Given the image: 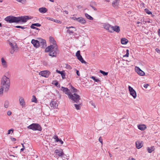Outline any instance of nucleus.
Here are the masks:
<instances>
[{"mask_svg": "<svg viewBox=\"0 0 160 160\" xmlns=\"http://www.w3.org/2000/svg\"><path fill=\"white\" fill-rule=\"evenodd\" d=\"M31 26H36V27H40L41 26V25L39 23H36L32 24Z\"/></svg>", "mask_w": 160, "mask_h": 160, "instance_id": "nucleus-36", "label": "nucleus"}, {"mask_svg": "<svg viewBox=\"0 0 160 160\" xmlns=\"http://www.w3.org/2000/svg\"><path fill=\"white\" fill-rule=\"evenodd\" d=\"M22 147L23 148H25L24 146V145L22 143Z\"/></svg>", "mask_w": 160, "mask_h": 160, "instance_id": "nucleus-62", "label": "nucleus"}, {"mask_svg": "<svg viewBox=\"0 0 160 160\" xmlns=\"http://www.w3.org/2000/svg\"><path fill=\"white\" fill-rule=\"evenodd\" d=\"M66 28L68 29L67 32L70 34H73L74 32L76 31L75 28L73 26L66 27Z\"/></svg>", "mask_w": 160, "mask_h": 160, "instance_id": "nucleus-8", "label": "nucleus"}, {"mask_svg": "<svg viewBox=\"0 0 160 160\" xmlns=\"http://www.w3.org/2000/svg\"><path fill=\"white\" fill-rule=\"evenodd\" d=\"M99 141L101 143V144L102 145L103 144V142H102V139L101 137H100L99 139Z\"/></svg>", "mask_w": 160, "mask_h": 160, "instance_id": "nucleus-44", "label": "nucleus"}, {"mask_svg": "<svg viewBox=\"0 0 160 160\" xmlns=\"http://www.w3.org/2000/svg\"><path fill=\"white\" fill-rule=\"evenodd\" d=\"M39 46H41L42 47L46 44V41L45 40L42 39H40L39 40Z\"/></svg>", "mask_w": 160, "mask_h": 160, "instance_id": "nucleus-17", "label": "nucleus"}, {"mask_svg": "<svg viewBox=\"0 0 160 160\" xmlns=\"http://www.w3.org/2000/svg\"><path fill=\"white\" fill-rule=\"evenodd\" d=\"M51 72L49 71L44 70L41 71L40 72V75L42 76L45 78H48Z\"/></svg>", "mask_w": 160, "mask_h": 160, "instance_id": "nucleus-7", "label": "nucleus"}, {"mask_svg": "<svg viewBox=\"0 0 160 160\" xmlns=\"http://www.w3.org/2000/svg\"><path fill=\"white\" fill-rule=\"evenodd\" d=\"M31 101L32 102H34L35 103L37 102V100L35 96L33 95L32 96V99Z\"/></svg>", "mask_w": 160, "mask_h": 160, "instance_id": "nucleus-33", "label": "nucleus"}, {"mask_svg": "<svg viewBox=\"0 0 160 160\" xmlns=\"http://www.w3.org/2000/svg\"><path fill=\"white\" fill-rule=\"evenodd\" d=\"M156 51L158 52V53H160V50L158 48H156Z\"/></svg>", "mask_w": 160, "mask_h": 160, "instance_id": "nucleus-54", "label": "nucleus"}, {"mask_svg": "<svg viewBox=\"0 0 160 160\" xmlns=\"http://www.w3.org/2000/svg\"><path fill=\"white\" fill-rule=\"evenodd\" d=\"M76 74H77V75L78 76H80V74L79 71L77 70V71H76Z\"/></svg>", "mask_w": 160, "mask_h": 160, "instance_id": "nucleus-53", "label": "nucleus"}, {"mask_svg": "<svg viewBox=\"0 0 160 160\" xmlns=\"http://www.w3.org/2000/svg\"><path fill=\"white\" fill-rule=\"evenodd\" d=\"M147 150L149 153H151L154 150V149L153 147H151L150 148L148 147L147 148Z\"/></svg>", "mask_w": 160, "mask_h": 160, "instance_id": "nucleus-30", "label": "nucleus"}, {"mask_svg": "<svg viewBox=\"0 0 160 160\" xmlns=\"http://www.w3.org/2000/svg\"><path fill=\"white\" fill-rule=\"evenodd\" d=\"M9 44L11 47V48L9 49V51L11 54H13L15 52H17L18 51V47L17 46L16 43H13L9 42Z\"/></svg>", "mask_w": 160, "mask_h": 160, "instance_id": "nucleus-6", "label": "nucleus"}, {"mask_svg": "<svg viewBox=\"0 0 160 160\" xmlns=\"http://www.w3.org/2000/svg\"><path fill=\"white\" fill-rule=\"evenodd\" d=\"M56 72L61 74L62 79H64L66 78L65 77V73L64 71H60L58 70H56Z\"/></svg>", "mask_w": 160, "mask_h": 160, "instance_id": "nucleus-21", "label": "nucleus"}, {"mask_svg": "<svg viewBox=\"0 0 160 160\" xmlns=\"http://www.w3.org/2000/svg\"><path fill=\"white\" fill-rule=\"evenodd\" d=\"M135 70L136 72L140 75L141 76H144L145 75V72L142 70L139 67H136Z\"/></svg>", "mask_w": 160, "mask_h": 160, "instance_id": "nucleus-11", "label": "nucleus"}, {"mask_svg": "<svg viewBox=\"0 0 160 160\" xmlns=\"http://www.w3.org/2000/svg\"><path fill=\"white\" fill-rule=\"evenodd\" d=\"M18 2L21 3L22 4H25L26 2V0H16Z\"/></svg>", "mask_w": 160, "mask_h": 160, "instance_id": "nucleus-31", "label": "nucleus"}, {"mask_svg": "<svg viewBox=\"0 0 160 160\" xmlns=\"http://www.w3.org/2000/svg\"><path fill=\"white\" fill-rule=\"evenodd\" d=\"M49 41L51 44L48 46L45 50V52H49V55L52 57H56L58 53H59V50L56 41L54 38L49 37Z\"/></svg>", "mask_w": 160, "mask_h": 160, "instance_id": "nucleus-1", "label": "nucleus"}, {"mask_svg": "<svg viewBox=\"0 0 160 160\" xmlns=\"http://www.w3.org/2000/svg\"><path fill=\"white\" fill-rule=\"evenodd\" d=\"M91 78L96 82H99L100 81L99 79H96V78L94 76H92Z\"/></svg>", "mask_w": 160, "mask_h": 160, "instance_id": "nucleus-35", "label": "nucleus"}, {"mask_svg": "<svg viewBox=\"0 0 160 160\" xmlns=\"http://www.w3.org/2000/svg\"><path fill=\"white\" fill-rule=\"evenodd\" d=\"M28 129H32L33 131H41L42 130L41 126L38 123H32L27 127Z\"/></svg>", "mask_w": 160, "mask_h": 160, "instance_id": "nucleus-5", "label": "nucleus"}, {"mask_svg": "<svg viewBox=\"0 0 160 160\" xmlns=\"http://www.w3.org/2000/svg\"><path fill=\"white\" fill-rule=\"evenodd\" d=\"M31 19L28 16H24L15 17L12 16H9L5 18V20L9 23H19L22 22L25 23L28 20Z\"/></svg>", "mask_w": 160, "mask_h": 160, "instance_id": "nucleus-3", "label": "nucleus"}, {"mask_svg": "<svg viewBox=\"0 0 160 160\" xmlns=\"http://www.w3.org/2000/svg\"><path fill=\"white\" fill-rule=\"evenodd\" d=\"M158 35L160 37V29H159L158 30Z\"/></svg>", "mask_w": 160, "mask_h": 160, "instance_id": "nucleus-57", "label": "nucleus"}, {"mask_svg": "<svg viewBox=\"0 0 160 160\" xmlns=\"http://www.w3.org/2000/svg\"><path fill=\"white\" fill-rule=\"evenodd\" d=\"M47 18L48 20H50V21H53V20H54L53 18H49V17H48Z\"/></svg>", "mask_w": 160, "mask_h": 160, "instance_id": "nucleus-50", "label": "nucleus"}, {"mask_svg": "<svg viewBox=\"0 0 160 160\" xmlns=\"http://www.w3.org/2000/svg\"><path fill=\"white\" fill-rule=\"evenodd\" d=\"M56 82L54 83V84L55 85L57 86V87H58V88H60V85H58V82L57 81H56Z\"/></svg>", "mask_w": 160, "mask_h": 160, "instance_id": "nucleus-47", "label": "nucleus"}, {"mask_svg": "<svg viewBox=\"0 0 160 160\" xmlns=\"http://www.w3.org/2000/svg\"><path fill=\"white\" fill-rule=\"evenodd\" d=\"M59 142H60L61 143V144H63V142L62 141L61 139L59 141Z\"/></svg>", "mask_w": 160, "mask_h": 160, "instance_id": "nucleus-56", "label": "nucleus"}, {"mask_svg": "<svg viewBox=\"0 0 160 160\" xmlns=\"http://www.w3.org/2000/svg\"><path fill=\"white\" fill-rule=\"evenodd\" d=\"M148 86V84H144V87L145 88H147Z\"/></svg>", "mask_w": 160, "mask_h": 160, "instance_id": "nucleus-55", "label": "nucleus"}, {"mask_svg": "<svg viewBox=\"0 0 160 160\" xmlns=\"http://www.w3.org/2000/svg\"><path fill=\"white\" fill-rule=\"evenodd\" d=\"M10 84V80L9 78L5 75L3 76L1 80L0 86V95H2L3 91L7 92L9 89Z\"/></svg>", "mask_w": 160, "mask_h": 160, "instance_id": "nucleus-2", "label": "nucleus"}, {"mask_svg": "<svg viewBox=\"0 0 160 160\" xmlns=\"http://www.w3.org/2000/svg\"><path fill=\"white\" fill-rule=\"evenodd\" d=\"M1 62L3 67L4 68H6L7 67V62L3 58H1Z\"/></svg>", "mask_w": 160, "mask_h": 160, "instance_id": "nucleus-24", "label": "nucleus"}, {"mask_svg": "<svg viewBox=\"0 0 160 160\" xmlns=\"http://www.w3.org/2000/svg\"><path fill=\"white\" fill-rule=\"evenodd\" d=\"M91 104L94 107V108H95V106L94 103L93 102H92L91 103Z\"/></svg>", "mask_w": 160, "mask_h": 160, "instance_id": "nucleus-60", "label": "nucleus"}, {"mask_svg": "<svg viewBox=\"0 0 160 160\" xmlns=\"http://www.w3.org/2000/svg\"><path fill=\"white\" fill-rule=\"evenodd\" d=\"M54 138L56 140V142H59V139L58 138V136L57 135L54 136Z\"/></svg>", "mask_w": 160, "mask_h": 160, "instance_id": "nucleus-39", "label": "nucleus"}, {"mask_svg": "<svg viewBox=\"0 0 160 160\" xmlns=\"http://www.w3.org/2000/svg\"><path fill=\"white\" fill-rule=\"evenodd\" d=\"M71 90H72V89H73V88H74V87H73V86H72V85H71Z\"/></svg>", "mask_w": 160, "mask_h": 160, "instance_id": "nucleus-61", "label": "nucleus"}, {"mask_svg": "<svg viewBox=\"0 0 160 160\" xmlns=\"http://www.w3.org/2000/svg\"><path fill=\"white\" fill-rule=\"evenodd\" d=\"M111 25L108 23H105L103 25V27L106 30H108L109 32H111Z\"/></svg>", "mask_w": 160, "mask_h": 160, "instance_id": "nucleus-14", "label": "nucleus"}, {"mask_svg": "<svg viewBox=\"0 0 160 160\" xmlns=\"http://www.w3.org/2000/svg\"><path fill=\"white\" fill-rule=\"evenodd\" d=\"M128 160H136L134 158H130Z\"/></svg>", "mask_w": 160, "mask_h": 160, "instance_id": "nucleus-58", "label": "nucleus"}, {"mask_svg": "<svg viewBox=\"0 0 160 160\" xmlns=\"http://www.w3.org/2000/svg\"><path fill=\"white\" fill-rule=\"evenodd\" d=\"M50 106L53 108H56L58 106V104L56 101H52L50 104Z\"/></svg>", "mask_w": 160, "mask_h": 160, "instance_id": "nucleus-16", "label": "nucleus"}, {"mask_svg": "<svg viewBox=\"0 0 160 160\" xmlns=\"http://www.w3.org/2000/svg\"><path fill=\"white\" fill-rule=\"evenodd\" d=\"M12 114V112L10 111H9L7 112V114L8 116Z\"/></svg>", "mask_w": 160, "mask_h": 160, "instance_id": "nucleus-49", "label": "nucleus"}, {"mask_svg": "<svg viewBox=\"0 0 160 160\" xmlns=\"http://www.w3.org/2000/svg\"><path fill=\"white\" fill-rule=\"evenodd\" d=\"M25 148H22L21 149V151H23L24 149Z\"/></svg>", "mask_w": 160, "mask_h": 160, "instance_id": "nucleus-59", "label": "nucleus"}, {"mask_svg": "<svg viewBox=\"0 0 160 160\" xmlns=\"http://www.w3.org/2000/svg\"><path fill=\"white\" fill-rule=\"evenodd\" d=\"M53 21L58 23H61L62 22L58 20L54 19Z\"/></svg>", "mask_w": 160, "mask_h": 160, "instance_id": "nucleus-43", "label": "nucleus"}, {"mask_svg": "<svg viewBox=\"0 0 160 160\" xmlns=\"http://www.w3.org/2000/svg\"><path fill=\"white\" fill-rule=\"evenodd\" d=\"M71 91L73 92H76L78 91L77 89L75 88L74 87V88H73L72 90H71Z\"/></svg>", "mask_w": 160, "mask_h": 160, "instance_id": "nucleus-46", "label": "nucleus"}, {"mask_svg": "<svg viewBox=\"0 0 160 160\" xmlns=\"http://www.w3.org/2000/svg\"><path fill=\"white\" fill-rule=\"evenodd\" d=\"M109 154L110 157H112V155L110 153H109Z\"/></svg>", "mask_w": 160, "mask_h": 160, "instance_id": "nucleus-64", "label": "nucleus"}, {"mask_svg": "<svg viewBox=\"0 0 160 160\" xmlns=\"http://www.w3.org/2000/svg\"><path fill=\"white\" fill-rule=\"evenodd\" d=\"M119 0H115L112 3V6L114 7L118 6L119 3Z\"/></svg>", "mask_w": 160, "mask_h": 160, "instance_id": "nucleus-23", "label": "nucleus"}, {"mask_svg": "<svg viewBox=\"0 0 160 160\" xmlns=\"http://www.w3.org/2000/svg\"><path fill=\"white\" fill-rule=\"evenodd\" d=\"M9 105V102L8 101H6L5 102L4 107L5 108H7L8 107Z\"/></svg>", "mask_w": 160, "mask_h": 160, "instance_id": "nucleus-32", "label": "nucleus"}, {"mask_svg": "<svg viewBox=\"0 0 160 160\" xmlns=\"http://www.w3.org/2000/svg\"><path fill=\"white\" fill-rule=\"evenodd\" d=\"M13 131H14L13 129H10V130H9L8 131V134H9L10 133L11 131H12V132H13Z\"/></svg>", "mask_w": 160, "mask_h": 160, "instance_id": "nucleus-48", "label": "nucleus"}, {"mask_svg": "<svg viewBox=\"0 0 160 160\" xmlns=\"http://www.w3.org/2000/svg\"><path fill=\"white\" fill-rule=\"evenodd\" d=\"M111 32H112L114 31L115 32L117 33L120 32V29L119 26L116 25L114 26H112Z\"/></svg>", "mask_w": 160, "mask_h": 160, "instance_id": "nucleus-12", "label": "nucleus"}, {"mask_svg": "<svg viewBox=\"0 0 160 160\" xmlns=\"http://www.w3.org/2000/svg\"><path fill=\"white\" fill-rule=\"evenodd\" d=\"M128 89L130 95L133 97L134 98H135L137 96L136 93L135 91L133 88H132L130 86H129Z\"/></svg>", "mask_w": 160, "mask_h": 160, "instance_id": "nucleus-9", "label": "nucleus"}, {"mask_svg": "<svg viewBox=\"0 0 160 160\" xmlns=\"http://www.w3.org/2000/svg\"><path fill=\"white\" fill-rule=\"evenodd\" d=\"M128 42V40L125 38H122L121 40V43L122 44H127Z\"/></svg>", "mask_w": 160, "mask_h": 160, "instance_id": "nucleus-26", "label": "nucleus"}, {"mask_svg": "<svg viewBox=\"0 0 160 160\" xmlns=\"http://www.w3.org/2000/svg\"><path fill=\"white\" fill-rule=\"evenodd\" d=\"M78 22H79L80 23H82V24H84L86 23V20L82 17H80L78 18Z\"/></svg>", "mask_w": 160, "mask_h": 160, "instance_id": "nucleus-18", "label": "nucleus"}, {"mask_svg": "<svg viewBox=\"0 0 160 160\" xmlns=\"http://www.w3.org/2000/svg\"><path fill=\"white\" fill-rule=\"evenodd\" d=\"M49 1L52 2H53L54 0H49Z\"/></svg>", "mask_w": 160, "mask_h": 160, "instance_id": "nucleus-63", "label": "nucleus"}, {"mask_svg": "<svg viewBox=\"0 0 160 160\" xmlns=\"http://www.w3.org/2000/svg\"><path fill=\"white\" fill-rule=\"evenodd\" d=\"M85 16L89 20H93V18L90 15H88L87 13H85Z\"/></svg>", "mask_w": 160, "mask_h": 160, "instance_id": "nucleus-29", "label": "nucleus"}, {"mask_svg": "<svg viewBox=\"0 0 160 160\" xmlns=\"http://www.w3.org/2000/svg\"><path fill=\"white\" fill-rule=\"evenodd\" d=\"M138 128L142 130H145L146 128V126L144 125H139L138 126Z\"/></svg>", "mask_w": 160, "mask_h": 160, "instance_id": "nucleus-25", "label": "nucleus"}, {"mask_svg": "<svg viewBox=\"0 0 160 160\" xmlns=\"http://www.w3.org/2000/svg\"><path fill=\"white\" fill-rule=\"evenodd\" d=\"M145 11L148 14H152V12L151 11H149L148 9L146 8L145 9Z\"/></svg>", "mask_w": 160, "mask_h": 160, "instance_id": "nucleus-38", "label": "nucleus"}, {"mask_svg": "<svg viewBox=\"0 0 160 160\" xmlns=\"http://www.w3.org/2000/svg\"><path fill=\"white\" fill-rule=\"evenodd\" d=\"M74 105L77 110H78L80 109L81 106L82 105V103H80L79 104H74Z\"/></svg>", "mask_w": 160, "mask_h": 160, "instance_id": "nucleus-28", "label": "nucleus"}, {"mask_svg": "<svg viewBox=\"0 0 160 160\" xmlns=\"http://www.w3.org/2000/svg\"><path fill=\"white\" fill-rule=\"evenodd\" d=\"M72 19H73L74 20H76L77 21H78V18H76L75 17H72Z\"/></svg>", "mask_w": 160, "mask_h": 160, "instance_id": "nucleus-51", "label": "nucleus"}, {"mask_svg": "<svg viewBox=\"0 0 160 160\" xmlns=\"http://www.w3.org/2000/svg\"><path fill=\"white\" fill-rule=\"evenodd\" d=\"M15 27H16V28H21L22 29H25V28H26V27H22V26H17Z\"/></svg>", "mask_w": 160, "mask_h": 160, "instance_id": "nucleus-41", "label": "nucleus"}, {"mask_svg": "<svg viewBox=\"0 0 160 160\" xmlns=\"http://www.w3.org/2000/svg\"><path fill=\"white\" fill-rule=\"evenodd\" d=\"M55 152L56 153V155H57L59 157H62L65 155L63 150L61 149L56 150Z\"/></svg>", "mask_w": 160, "mask_h": 160, "instance_id": "nucleus-10", "label": "nucleus"}, {"mask_svg": "<svg viewBox=\"0 0 160 160\" xmlns=\"http://www.w3.org/2000/svg\"><path fill=\"white\" fill-rule=\"evenodd\" d=\"M19 102L20 105L23 107H25L26 103L23 98L20 97L19 98Z\"/></svg>", "mask_w": 160, "mask_h": 160, "instance_id": "nucleus-15", "label": "nucleus"}, {"mask_svg": "<svg viewBox=\"0 0 160 160\" xmlns=\"http://www.w3.org/2000/svg\"><path fill=\"white\" fill-rule=\"evenodd\" d=\"M100 72L104 76H107L108 74V72H105L103 71L100 70Z\"/></svg>", "mask_w": 160, "mask_h": 160, "instance_id": "nucleus-34", "label": "nucleus"}, {"mask_svg": "<svg viewBox=\"0 0 160 160\" xmlns=\"http://www.w3.org/2000/svg\"><path fill=\"white\" fill-rule=\"evenodd\" d=\"M91 7L92 9L95 11H97V9L96 8H95V7L96 6V3L94 2H92L90 3L89 5Z\"/></svg>", "mask_w": 160, "mask_h": 160, "instance_id": "nucleus-22", "label": "nucleus"}, {"mask_svg": "<svg viewBox=\"0 0 160 160\" xmlns=\"http://www.w3.org/2000/svg\"><path fill=\"white\" fill-rule=\"evenodd\" d=\"M136 146V148L138 149H139L141 148L142 145L141 142L140 141H137L135 143Z\"/></svg>", "mask_w": 160, "mask_h": 160, "instance_id": "nucleus-20", "label": "nucleus"}, {"mask_svg": "<svg viewBox=\"0 0 160 160\" xmlns=\"http://www.w3.org/2000/svg\"><path fill=\"white\" fill-rule=\"evenodd\" d=\"M30 27L32 29H34L37 30H39V29L38 28H36L34 26H31Z\"/></svg>", "mask_w": 160, "mask_h": 160, "instance_id": "nucleus-45", "label": "nucleus"}, {"mask_svg": "<svg viewBox=\"0 0 160 160\" xmlns=\"http://www.w3.org/2000/svg\"><path fill=\"white\" fill-rule=\"evenodd\" d=\"M129 54V50L128 49H127L126 50V53L125 55L123 56V57H128Z\"/></svg>", "mask_w": 160, "mask_h": 160, "instance_id": "nucleus-40", "label": "nucleus"}, {"mask_svg": "<svg viewBox=\"0 0 160 160\" xmlns=\"http://www.w3.org/2000/svg\"><path fill=\"white\" fill-rule=\"evenodd\" d=\"M61 90L65 94L68 95V98L73 101L74 102L77 103H78L79 102V100L81 99V98L76 93H74L73 94H72L68 88L63 87H61Z\"/></svg>", "mask_w": 160, "mask_h": 160, "instance_id": "nucleus-4", "label": "nucleus"}, {"mask_svg": "<svg viewBox=\"0 0 160 160\" xmlns=\"http://www.w3.org/2000/svg\"><path fill=\"white\" fill-rule=\"evenodd\" d=\"M77 58L82 63H86L87 62L83 60L82 56L81 55L78 56Z\"/></svg>", "mask_w": 160, "mask_h": 160, "instance_id": "nucleus-27", "label": "nucleus"}, {"mask_svg": "<svg viewBox=\"0 0 160 160\" xmlns=\"http://www.w3.org/2000/svg\"><path fill=\"white\" fill-rule=\"evenodd\" d=\"M65 67L66 68L69 70H70L72 68V67L70 66V65L68 64H65Z\"/></svg>", "mask_w": 160, "mask_h": 160, "instance_id": "nucleus-37", "label": "nucleus"}, {"mask_svg": "<svg viewBox=\"0 0 160 160\" xmlns=\"http://www.w3.org/2000/svg\"><path fill=\"white\" fill-rule=\"evenodd\" d=\"M38 10L39 12L41 13H44L47 11L48 10L45 7H42L39 8Z\"/></svg>", "mask_w": 160, "mask_h": 160, "instance_id": "nucleus-19", "label": "nucleus"}, {"mask_svg": "<svg viewBox=\"0 0 160 160\" xmlns=\"http://www.w3.org/2000/svg\"><path fill=\"white\" fill-rule=\"evenodd\" d=\"M31 43L33 44L34 47L36 48H38L39 46V41L32 39L31 41Z\"/></svg>", "mask_w": 160, "mask_h": 160, "instance_id": "nucleus-13", "label": "nucleus"}, {"mask_svg": "<svg viewBox=\"0 0 160 160\" xmlns=\"http://www.w3.org/2000/svg\"><path fill=\"white\" fill-rule=\"evenodd\" d=\"M11 139L12 141H15L16 140V139L14 138H11Z\"/></svg>", "mask_w": 160, "mask_h": 160, "instance_id": "nucleus-52", "label": "nucleus"}, {"mask_svg": "<svg viewBox=\"0 0 160 160\" xmlns=\"http://www.w3.org/2000/svg\"><path fill=\"white\" fill-rule=\"evenodd\" d=\"M80 52L79 50L77 52L76 54V55L77 56V57H78V56H81Z\"/></svg>", "mask_w": 160, "mask_h": 160, "instance_id": "nucleus-42", "label": "nucleus"}]
</instances>
